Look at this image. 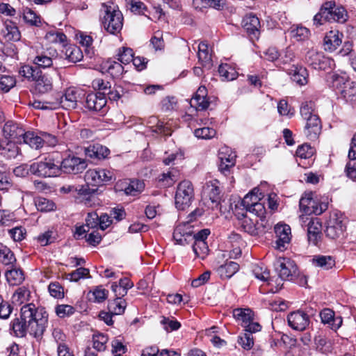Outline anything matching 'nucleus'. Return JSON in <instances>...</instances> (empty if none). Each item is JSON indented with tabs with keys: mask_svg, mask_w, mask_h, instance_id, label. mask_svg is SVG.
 I'll return each instance as SVG.
<instances>
[{
	"mask_svg": "<svg viewBox=\"0 0 356 356\" xmlns=\"http://www.w3.org/2000/svg\"><path fill=\"white\" fill-rule=\"evenodd\" d=\"M194 199V189L190 181L180 182L175 193V205L179 210H184L190 207Z\"/></svg>",
	"mask_w": 356,
	"mask_h": 356,
	"instance_id": "5",
	"label": "nucleus"
},
{
	"mask_svg": "<svg viewBox=\"0 0 356 356\" xmlns=\"http://www.w3.org/2000/svg\"><path fill=\"white\" fill-rule=\"evenodd\" d=\"M348 158V162L346 165L345 172L346 176L353 179H356V150L350 148Z\"/></svg>",
	"mask_w": 356,
	"mask_h": 356,
	"instance_id": "32",
	"label": "nucleus"
},
{
	"mask_svg": "<svg viewBox=\"0 0 356 356\" xmlns=\"http://www.w3.org/2000/svg\"><path fill=\"white\" fill-rule=\"evenodd\" d=\"M316 203L317 200L313 199L311 195H307L300 200V209L305 213L304 216H309L313 213L312 210H314Z\"/></svg>",
	"mask_w": 356,
	"mask_h": 356,
	"instance_id": "36",
	"label": "nucleus"
},
{
	"mask_svg": "<svg viewBox=\"0 0 356 356\" xmlns=\"http://www.w3.org/2000/svg\"><path fill=\"white\" fill-rule=\"evenodd\" d=\"M34 81L35 90L39 93L44 94L52 90L54 82L61 81V74L56 70L53 72L52 74H38Z\"/></svg>",
	"mask_w": 356,
	"mask_h": 356,
	"instance_id": "9",
	"label": "nucleus"
},
{
	"mask_svg": "<svg viewBox=\"0 0 356 356\" xmlns=\"http://www.w3.org/2000/svg\"><path fill=\"white\" fill-rule=\"evenodd\" d=\"M242 25L250 35L258 38L259 35L260 22L255 15L252 13L246 15L242 20Z\"/></svg>",
	"mask_w": 356,
	"mask_h": 356,
	"instance_id": "23",
	"label": "nucleus"
},
{
	"mask_svg": "<svg viewBox=\"0 0 356 356\" xmlns=\"http://www.w3.org/2000/svg\"><path fill=\"white\" fill-rule=\"evenodd\" d=\"M24 132L23 127L13 120L6 122L2 128L3 137L16 143H22V138Z\"/></svg>",
	"mask_w": 356,
	"mask_h": 356,
	"instance_id": "13",
	"label": "nucleus"
},
{
	"mask_svg": "<svg viewBox=\"0 0 356 356\" xmlns=\"http://www.w3.org/2000/svg\"><path fill=\"white\" fill-rule=\"evenodd\" d=\"M109 153L110 150L100 144L90 145L85 149V154L88 157L98 160L106 158Z\"/></svg>",
	"mask_w": 356,
	"mask_h": 356,
	"instance_id": "27",
	"label": "nucleus"
},
{
	"mask_svg": "<svg viewBox=\"0 0 356 356\" xmlns=\"http://www.w3.org/2000/svg\"><path fill=\"white\" fill-rule=\"evenodd\" d=\"M126 307V301L120 297H117L113 301L109 302L108 305L109 312L114 315L123 314Z\"/></svg>",
	"mask_w": 356,
	"mask_h": 356,
	"instance_id": "41",
	"label": "nucleus"
},
{
	"mask_svg": "<svg viewBox=\"0 0 356 356\" xmlns=\"http://www.w3.org/2000/svg\"><path fill=\"white\" fill-rule=\"evenodd\" d=\"M254 332H250L248 331H245V332L238 336V344L245 350H250L254 345V339L252 334Z\"/></svg>",
	"mask_w": 356,
	"mask_h": 356,
	"instance_id": "51",
	"label": "nucleus"
},
{
	"mask_svg": "<svg viewBox=\"0 0 356 356\" xmlns=\"http://www.w3.org/2000/svg\"><path fill=\"white\" fill-rule=\"evenodd\" d=\"M59 168L60 172L76 175L83 172L87 168V163L85 159L79 158L74 155H69L60 161Z\"/></svg>",
	"mask_w": 356,
	"mask_h": 356,
	"instance_id": "10",
	"label": "nucleus"
},
{
	"mask_svg": "<svg viewBox=\"0 0 356 356\" xmlns=\"http://www.w3.org/2000/svg\"><path fill=\"white\" fill-rule=\"evenodd\" d=\"M233 316L244 328V331L257 332L261 329V325L253 321V312L250 309L237 308L234 309Z\"/></svg>",
	"mask_w": 356,
	"mask_h": 356,
	"instance_id": "6",
	"label": "nucleus"
},
{
	"mask_svg": "<svg viewBox=\"0 0 356 356\" xmlns=\"http://www.w3.org/2000/svg\"><path fill=\"white\" fill-rule=\"evenodd\" d=\"M19 73L28 80L35 81L36 76L40 74V71L32 66L24 65L20 68Z\"/></svg>",
	"mask_w": 356,
	"mask_h": 356,
	"instance_id": "60",
	"label": "nucleus"
},
{
	"mask_svg": "<svg viewBox=\"0 0 356 356\" xmlns=\"http://www.w3.org/2000/svg\"><path fill=\"white\" fill-rule=\"evenodd\" d=\"M218 72L225 80L232 81L237 76V73L234 68L228 64H222L218 67Z\"/></svg>",
	"mask_w": 356,
	"mask_h": 356,
	"instance_id": "48",
	"label": "nucleus"
},
{
	"mask_svg": "<svg viewBox=\"0 0 356 356\" xmlns=\"http://www.w3.org/2000/svg\"><path fill=\"white\" fill-rule=\"evenodd\" d=\"M288 74L292 81L300 86L306 85L308 82V72L304 67L293 65L289 70Z\"/></svg>",
	"mask_w": 356,
	"mask_h": 356,
	"instance_id": "25",
	"label": "nucleus"
},
{
	"mask_svg": "<svg viewBox=\"0 0 356 356\" xmlns=\"http://www.w3.org/2000/svg\"><path fill=\"white\" fill-rule=\"evenodd\" d=\"M46 39L50 42L64 44L67 37L62 32L51 31L46 34Z\"/></svg>",
	"mask_w": 356,
	"mask_h": 356,
	"instance_id": "62",
	"label": "nucleus"
},
{
	"mask_svg": "<svg viewBox=\"0 0 356 356\" xmlns=\"http://www.w3.org/2000/svg\"><path fill=\"white\" fill-rule=\"evenodd\" d=\"M22 142L29 145L31 148L38 149L42 147L41 136L31 131H25L22 138Z\"/></svg>",
	"mask_w": 356,
	"mask_h": 356,
	"instance_id": "39",
	"label": "nucleus"
},
{
	"mask_svg": "<svg viewBox=\"0 0 356 356\" xmlns=\"http://www.w3.org/2000/svg\"><path fill=\"white\" fill-rule=\"evenodd\" d=\"M216 130L210 127H202L196 129L194 131V135L201 139H211L216 135Z\"/></svg>",
	"mask_w": 356,
	"mask_h": 356,
	"instance_id": "61",
	"label": "nucleus"
},
{
	"mask_svg": "<svg viewBox=\"0 0 356 356\" xmlns=\"http://www.w3.org/2000/svg\"><path fill=\"white\" fill-rule=\"evenodd\" d=\"M225 0H193V5L195 9L213 8L221 10L225 5Z\"/></svg>",
	"mask_w": 356,
	"mask_h": 356,
	"instance_id": "31",
	"label": "nucleus"
},
{
	"mask_svg": "<svg viewBox=\"0 0 356 356\" xmlns=\"http://www.w3.org/2000/svg\"><path fill=\"white\" fill-rule=\"evenodd\" d=\"M321 322L327 324L332 330L337 331L342 325L343 319L341 316H335L334 312L329 308H325L320 312Z\"/></svg>",
	"mask_w": 356,
	"mask_h": 356,
	"instance_id": "20",
	"label": "nucleus"
},
{
	"mask_svg": "<svg viewBox=\"0 0 356 356\" xmlns=\"http://www.w3.org/2000/svg\"><path fill=\"white\" fill-rule=\"evenodd\" d=\"M275 232L277 236L275 241V248L283 251L285 249L286 244H288L291 240V228L287 225L277 224L275 227Z\"/></svg>",
	"mask_w": 356,
	"mask_h": 356,
	"instance_id": "17",
	"label": "nucleus"
},
{
	"mask_svg": "<svg viewBox=\"0 0 356 356\" xmlns=\"http://www.w3.org/2000/svg\"><path fill=\"white\" fill-rule=\"evenodd\" d=\"M204 193L207 194L209 199L213 203H219L221 199L220 189L219 187V181L213 180L207 183L204 186Z\"/></svg>",
	"mask_w": 356,
	"mask_h": 356,
	"instance_id": "29",
	"label": "nucleus"
},
{
	"mask_svg": "<svg viewBox=\"0 0 356 356\" xmlns=\"http://www.w3.org/2000/svg\"><path fill=\"white\" fill-rule=\"evenodd\" d=\"M144 188V183L138 180L131 181L124 188V191L127 195H136Z\"/></svg>",
	"mask_w": 356,
	"mask_h": 356,
	"instance_id": "56",
	"label": "nucleus"
},
{
	"mask_svg": "<svg viewBox=\"0 0 356 356\" xmlns=\"http://www.w3.org/2000/svg\"><path fill=\"white\" fill-rule=\"evenodd\" d=\"M99 168L88 170L85 175V179L88 184L92 186L102 185L101 175Z\"/></svg>",
	"mask_w": 356,
	"mask_h": 356,
	"instance_id": "49",
	"label": "nucleus"
},
{
	"mask_svg": "<svg viewBox=\"0 0 356 356\" xmlns=\"http://www.w3.org/2000/svg\"><path fill=\"white\" fill-rule=\"evenodd\" d=\"M275 270L283 280H291L296 276L298 270L295 262L289 258L279 257L274 263Z\"/></svg>",
	"mask_w": 356,
	"mask_h": 356,
	"instance_id": "8",
	"label": "nucleus"
},
{
	"mask_svg": "<svg viewBox=\"0 0 356 356\" xmlns=\"http://www.w3.org/2000/svg\"><path fill=\"white\" fill-rule=\"evenodd\" d=\"M124 93V88L122 86H114L113 88L110 87L106 95L111 101L117 102L123 96Z\"/></svg>",
	"mask_w": 356,
	"mask_h": 356,
	"instance_id": "63",
	"label": "nucleus"
},
{
	"mask_svg": "<svg viewBox=\"0 0 356 356\" xmlns=\"http://www.w3.org/2000/svg\"><path fill=\"white\" fill-rule=\"evenodd\" d=\"M1 34L6 41H19L21 38V33L16 24L10 21L6 20L3 23Z\"/></svg>",
	"mask_w": 356,
	"mask_h": 356,
	"instance_id": "24",
	"label": "nucleus"
},
{
	"mask_svg": "<svg viewBox=\"0 0 356 356\" xmlns=\"http://www.w3.org/2000/svg\"><path fill=\"white\" fill-rule=\"evenodd\" d=\"M242 204L247 211L259 218L261 225L264 228L269 227L266 221V211L263 203L259 202V201L257 202L254 201V203H250L249 197H244L242 200Z\"/></svg>",
	"mask_w": 356,
	"mask_h": 356,
	"instance_id": "15",
	"label": "nucleus"
},
{
	"mask_svg": "<svg viewBox=\"0 0 356 356\" xmlns=\"http://www.w3.org/2000/svg\"><path fill=\"white\" fill-rule=\"evenodd\" d=\"M22 17L24 22L31 26H40V17L33 10L29 8L23 9Z\"/></svg>",
	"mask_w": 356,
	"mask_h": 356,
	"instance_id": "44",
	"label": "nucleus"
},
{
	"mask_svg": "<svg viewBox=\"0 0 356 356\" xmlns=\"http://www.w3.org/2000/svg\"><path fill=\"white\" fill-rule=\"evenodd\" d=\"M259 225V222L256 223L252 221V219L248 218L246 217L242 220L241 226L244 232L248 233L252 236H255L258 234V227L257 226Z\"/></svg>",
	"mask_w": 356,
	"mask_h": 356,
	"instance_id": "50",
	"label": "nucleus"
},
{
	"mask_svg": "<svg viewBox=\"0 0 356 356\" xmlns=\"http://www.w3.org/2000/svg\"><path fill=\"white\" fill-rule=\"evenodd\" d=\"M314 348L323 354L330 353L333 348V340L323 332H318L314 337Z\"/></svg>",
	"mask_w": 356,
	"mask_h": 356,
	"instance_id": "19",
	"label": "nucleus"
},
{
	"mask_svg": "<svg viewBox=\"0 0 356 356\" xmlns=\"http://www.w3.org/2000/svg\"><path fill=\"white\" fill-rule=\"evenodd\" d=\"M65 55L67 58L72 63L80 61L83 58L81 50L74 45H71L66 49Z\"/></svg>",
	"mask_w": 356,
	"mask_h": 356,
	"instance_id": "47",
	"label": "nucleus"
},
{
	"mask_svg": "<svg viewBox=\"0 0 356 356\" xmlns=\"http://www.w3.org/2000/svg\"><path fill=\"white\" fill-rule=\"evenodd\" d=\"M306 63L315 70H326L331 68L332 60L315 50H309L305 56Z\"/></svg>",
	"mask_w": 356,
	"mask_h": 356,
	"instance_id": "12",
	"label": "nucleus"
},
{
	"mask_svg": "<svg viewBox=\"0 0 356 356\" xmlns=\"http://www.w3.org/2000/svg\"><path fill=\"white\" fill-rule=\"evenodd\" d=\"M239 269V265L234 261H229L221 265L218 268V272L222 277L230 278Z\"/></svg>",
	"mask_w": 356,
	"mask_h": 356,
	"instance_id": "37",
	"label": "nucleus"
},
{
	"mask_svg": "<svg viewBox=\"0 0 356 356\" xmlns=\"http://www.w3.org/2000/svg\"><path fill=\"white\" fill-rule=\"evenodd\" d=\"M345 227L342 220L334 213L330 217L327 222L325 233L326 236L335 239L342 235Z\"/></svg>",
	"mask_w": 356,
	"mask_h": 356,
	"instance_id": "16",
	"label": "nucleus"
},
{
	"mask_svg": "<svg viewBox=\"0 0 356 356\" xmlns=\"http://www.w3.org/2000/svg\"><path fill=\"white\" fill-rule=\"evenodd\" d=\"M332 86L338 90L339 92L341 91L343 86L348 85L349 80L346 75H339L337 74H333L330 76Z\"/></svg>",
	"mask_w": 356,
	"mask_h": 356,
	"instance_id": "57",
	"label": "nucleus"
},
{
	"mask_svg": "<svg viewBox=\"0 0 356 356\" xmlns=\"http://www.w3.org/2000/svg\"><path fill=\"white\" fill-rule=\"evenodd\" d=\"M306 124L304 129V134L311 140H316L321 131V123L317 115L305 119Z\"/></svg>",
	"mask_w": 356,
	"mask_h": 356,
	"instance_id": "18",
	"label": "nucleus"
},
{
	"mask_svg": "<svg viewBox=\"0 0 356 356\" xmlns=\"http://www.w3.org/2000/svg\"><path fill=\"white\" fill-rule=\"evenodd\" d=\"M347 19L346 10L343 6L337 5L335 1H329L322 5L319 12L314 17V22L318 26L325 22H337L343 24Z\"/></svg>",
	"mask_w": 356,
	"mask_h": 356,
	"instance_id": "2",
	"label": "nucleus"
},
{
	"mask_svg": "<svg viewBox=\"0 0 356 356\" xmlns=\"http://www.w3.org/2000/svg\"><path fill=\"white\" fill-rule=\"evenodd\" d=\"M192 242V248L195 256L202 259H204L209 252V247L207 242L202 240Z\"/></svg>",
	"mask_w": 356,
	"mask_h": 356,
	"instance_id": "45",
	"label": "nucleus"
},
{
	"mask_svg": "<svg viewBox=\"0 0 356 356\" xmlns=\"http://www.w3.org/2000/svg\"><path fill=\"white\" fill-rule=\"evenodd\" d=\"M252 273L256 278L264 282L268 280L270 272L264 265L254 264L252 266Z\"/></svg>",
	"mask_w": 356,
	"mask_h": 356,
	"instance_id": "54",
	"label": "nucleus"
},
{
	"mask_svg": "<svg viewBox=\"0 0 356 356\" xmlns=\"http://www.w3.org/2000/svg\"><path fill=\"white\" fill-rule=\"evenodd\" d=\"M6 277L11 285H19L24 280V272L21 268H14L6 272Z\"/></svg>",
	"mask_w": 356,
	"mask_h": 356,
	"instance_id": "35",
	"label": "nucleus"
},
{
	"mask_svg": "<svg viewBox=\"0 0 356 356\" xmlns=\"http://www.w3.org/2000/svg\"><path fill=\"white\" fill-rule=\"evenodd\" d=\"M15 143H8L6 147H1V154L7 159L15 158L19 153V148Z\"/></svg>",
	"mask_w": 356,
	"mask_h": 356,
	"instance_id": "58",
	"label": "nucleus"
},
{
	"mask_svg": "<svg viewBox=\"0 0 356 356\" xmlns=\"http://www.w3.org/2000/svg\"><path fill=\"white\" fill-rule=\"evenodd\" d=\"M35 206L38 211L42 212L54 211L56 208V205L52 201L44 197L37 198L35 200Z\"/></svg>",
	"mask_w": 356,
	"mask_h": 356,
	"instance_id": "52",
	"label": "nucleus"
},
{
	"mask_svg": "<svg viewBox=\"0 0 356 356\" xmlns=\"http://www.w3.org/2000/svg\"><path fill=\"white\" fill-rule=\"evenodd\" d=\"M106 104V98L104 93L101 92L90 93L86 98V107L92 111H100Z\"/></svg>",
	"mask_w": 356,
	"mask_h": 356,
	"instance_id": "21",
	"label": "nucleus"
},
{
	"mask_svg": "<svg viewBox=\"0 0 356 356\" xmlns=\"http://www.w3.org/2000/svg\"><path fill=\"white\" fill-rule=\"evenodd\" d=\"M302 226L307 227V236L309 243L317 245L321 238V223L317 218L300 216Z\"/></svg>",
	"mask_w": 356,
	"mask_h": 356,
	"instance_id": "11",
	"label": "nucleus"
},
{
	"mask_svg": "<svg viewBox=\"0 0 356 356\" xmlns=\"http://www.w3.org/2000/svg\"><path fill=\"white\" fill-rule=\"evenodd\" d=\"M198 59L203 67L210 69L212 66L211 56L208 51V46L204 42L198 45Z\"/></svg>",
	"mask_w": 356,
	"mask_h": 356,
	"instance_id": "33",
	"label": "nucleus"
},
{
	"mask_svg": "<svg viewBox=\"0 0 356 356\" xmlns=\"http://www.w3.org/2000/svg\"><path fill=\"white\" fill-rule=\"evenodd\" d=\"M16 81L13 76L2 75L0 76V90L3 92H8L15 86Z\"/></svg>",
	"mask_w": 356,
	"mask_h": 356,
	"instance_id": "59",
	"label": "nucleus"
},
{
	"mask_svg": "<svg viewBox=\"0 0 356 356\" xmlns=\"http://www.w3.org/2000/svg\"><path fill=\"white\" fill-rule=\"evenodd\" d=\"M101 22L108 33L113 35L119 33L123 26V15L118 8L114 5L102 3Z\"/></svg>",
	"mask_w": 356,
	"mask_h": 356,
	"instance_id": "3",
	"label": "nucleus"
},
{
	"mask_svg": "<svg viewBox=\"0 0 356 356\" xmlns=\"http://www.w3.org/2000/svg\"><path fill=\"white\" fill-rule=\"evenodd\" d=\"M191 102L200 111L206 110L209 107L210 102L207 99V90L205 86L199 87L192 98Z\"/></svg>",
	"mask_w": 356,
	"mask_h": 356,
	"instance_id": "26",
	"label": "nucleus"
},
{
	"mask_svg": "<svg viewBox=\"0 0 356 356\" xmlns=\"http://www.w3.org/2000/svg\"><path fill=\"white\" fill-rule=\"evenodd\" d=\"M289 325L295 330L302 331L309 324V317L303 311L298 310L290 313L287 317Z\"/></svg>",
	"mask_w": 356,
	"mask_h": 356,
	"instance_id": "14",
	"label": "nucleus"
},
{
	"mask_svg": "<svg viewBox=\"0 0 356 356\" xmlns=\"http://www.w3.org/2000/svg\"><path fill=\"white\" fill-rule=\"evenodd\" d=\"M118 59L122 64H128L133 60L134 52L132 49L129 47H121L118 50Z\"/></svg>",
	"mask_w": 356,
	"mask_h": 356,
	"instance_id": "53",
	"label": "nucleus"
},
{
	"mask_svg": "<svg viewBox=\"0 0 356 356\" xmlns=\"http://www.w3.org/2000/svg\"><path fill=\"white\" fill-rule=\"evenodd\" d=\"M30 291L25 286L19 287L12 296L13 302L22 305L29 300Z\"/></svg>",
	"mask_w": 356,
	"mask_h": 356,
	"instance_id": "40",
	"label": "nucleus"
},
{
	"mask_svg": "<svg viewBox=\"0 0 356 356\" xmlns=\"http://www.w3.org/2000/svg\"><path fill=\"white\" fill-rule=\"evenodd\" d=\"M60 161L56 160L52 155L43 161L34 162L31 164V173L40 177H57L60 173Z\"/></svg>",
	"mask_w": 356,
	"mask_h": 356,
	"instance_id": "4",
	"label": "nucleus"
},
{
	"mask_svg": "<svg viewBox=\"0 0 356 356\" xmlns=\"http://www.w3.org/2000/svg\"><path fill=\"white\" fill-rule=\"evenodd\" d=\"M16 258L13 252L6 246L0 247V263L5 266L13 265Z\"/></svg>",
	"mask_w": 356,
	"mask_h": 356,
	"instance_id": "43",
	"label": "nucleus"
},
{
	"mask_svg": "<svg viewBox=\"0 0 356 356\" xmlns=\"http://www.w3.org/2000/svg\"><path fill=\"white\" fill-rule=\"evenodd\" d=\"M108 340V337L103 333L94 334L92 335L93 348L97 351L105 350Z\"/></svg>",
	"mask_w": 356,
	"mask_h": 356,
	"instance_id": "46",
	"label": "nucleus"
},
{
	"mask_svg": "<svg viewBox=\"0 0 356 356\" xmlns=\"http://www.w3.org/2000/svg\"><path fill=\"white\" fill-rule=\"evenodd\" d=\"M314 108L315 104L312 101H305L302 102L300 108V113L302 118L305 120L308 119V118L316 115V114L314 113Z\"/></svg>",
	"mask_w": 356,
	"mask_h": 356,
	"instance_id": "55",
	"label": "nucleus"
},
{
	"mask_svg": "<svg viewBox=\"0 0 356 356\" xmlns=\"http://www.w3.org/2000/svg\"><path fill=\"white\" fill-rule=\"evenodd\" d=\"M105 67L108 73L114 78L120 77L124 72L122 63L115 60H108L105 64Z\"/></svg>",
	"mask_w": 356,
	"mask_h": 356,
	"instance_id": "42",
	"label": "nucleus"
},
{
	"mask_svg": "<svg viewBox=\"0 0 356 356\" xmlns=\"http://www.w3.org/2000/svg\"><path fill=\"white\" fill-rule=\"evenodd\" d=\"M81 99V92L74 88H67L59 101L51 104L49 108L51 110L56 109L59 106L65 109H74L77 106V102Z\"/></svg>",
	"mask_w": 356,
	"mask_h": 356,
	"instance_id": "7",
	"label": "nucleus"
},
{
	"mask_svg": "<svg viewBox=\"0 0 356 356\" xmlns=\"http://www.w3.org/2000/svg\"><path fill=\"white\" fill-rule=\"evenodd\" d=\"M229 149H226L225 152L220 151L218 154V159L220 160L218 168L223 172L227 171L229 168L235 165L236 155L232 153L229 154Z\"/></svg>",
	"mask_w": 356,
	"mask_h": 356,
	"instance_id": "28",
	"label": "nucleus"
},
{
	"mask_svg": "<svg viewBox=\"0 0 356 356\" xmlns=\"http://www.w3.org/2000/svg\"><path fill=\"white\" fill-rule=\"evenodd\" d=\"M56 315L59 318H65L75 312L74 308L69 305H58L55 308Z\"/></svg>",
	"mask_w": 356,
	"mask_h": 356,
	"instance_id": "64",
	"label": "nucleus"
},
{
	"mask_svg": "<svg viewBox=\"0 0 356 356\" xmlns=\"http://www.w3.org/2000/svg\"><path fill=\"white\" fill-rule=\"evenodd\" d=\"M10 328L13 331V334L17 337H23L26 335L28 331L27 323L19 318H15L10 323Z\"/></svg>",
	"mask_w": 356,
	"mask_h": 356,
	"instance_id": "38",
	"label": "nucleus"
},
{
	"mask_svg": "<svg viewBox=\"0 0 356 356\" xmlns=\"http://www.w3.org/2000/svg\"><path fill=\"white\" fill-rule=\"evenodd\" d=\"M21 318L27 323L28 331L35 338L43 335L48 324V314L42 307H36L33 303L22 307Z\"/></svg>",
	"mask_w": 356,
	"mask_h": 356,
	"instance_id": "1",
	"label": "nucleus"
},
{
	"mask_svg": "<svg viewBox=\"0 0 356 356\" xmlns=\"http://www.w3.org/2000/svg\"><path fill=\"white\" fill-rule=\"evenodd\" d=\"M56 56L57 52L56 50H49L48 54L47 52H42L40 54H38L35 57L33 63L39 67H49L53 64V58Z\"/></svg>",
	"mask_w": 356,
	"mask_h": 356,
	"instance_id": "30",
	"label": "nucleus"
},
{
	"mask_svg": "<svg viewBox=\"0 0 356 356\" xmlns=\"http://www.w3.org/2000/svg\"><path fill=\"white\" fill-rule=\"evenodd\" d=\"M343 35L337 30L327 32L323 39V46L325 51L332 52L342 43Z\"/></svg>",
	"mask_w": 356,
	"mask_h": 356,
	"instance_id": "22",
	"label": "nucleus"
},
{
	"mask_svg": "<svg viewBox=\"0 0 356 356\" xmlns=\"http://www.w3.org/2000/svg\"><path fill=\"white\" fill-rule=\"evenodd\" d=\"M312 264L323 270H329L335 265V260L331 256L316 255L312 259Z\"/></svg>",
	"mask_w": 356,
	"mask_h": 356,
	"instance_id": "34",
	"label": "nucleus"
}]
</instances>
